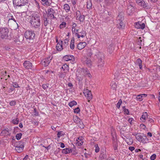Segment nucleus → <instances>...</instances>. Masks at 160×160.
Returning a JSON list of instances; mask_svg holds the SVG:
<instances>
[{
    "instance_id": "nucleus-1",
    "label": "nucleus",
    "mask_w": 160,
    "mask_h": 160,
    "mask_svg": "<svg viewBox=\"0 0 160 160\" xmlns=\"http://www.w3.org/2000/svg\"><path fill=\"white\" fill-rule=\"evenodd\" d=\"M40 14H34L32 16L30 21L31 26L35 28H38L40 25Z\"/></svg>"
},
{
    "instance_id": "nucleus-2",
    "label": "nucleus",
    "mask_w": 160,
    "mask_h": 160,
    "mask_svg": "<svg viewBox=\"0 0 160 160\" xmlns=\"http://www.w3.org/2000/svg\"><path fill=\"white\" fill-rule=\"evenodd\" d=\"M117 27L119 29L123 28L125 26V24L122 21L124 19V17L122 13H120L117 17Z\"/></svg>"
},
{
    "instance_id": "nucleus-3",
    "label": "nucleus",
    "mask_w": 160,
    "mask_h": 160,
    "mask_svg": "<svg viewBox=\"0 0 160 160\" xmlns=\"http://www.w3.org/2000/svg\"><path fill=\"white\" fill-rule=\"evenodd\" d=\"M35 34L34 32L32 30H27L24 33L25 38L29 41L33 40L35 38ZM30 42V41H29Z\"/></svg>"
},
{
    "instance_id": "nucleus-4",
    "label": "nucleus",
    "mask_w": 160,
    "mask_h": 160,
    "mask_svg": "<svg viewBox=\"0 0 160 160\" xmlns=\"http://www.w3.org/2000/svg\"><path fill=\"white\" fill-rule=\"evenodd\" d=\"M8 29L7 28H0V38L2 39H8Z\"/></svg>"
},
{
    "instance_id": "nucleus-5",
    "label": "nucleus",
    "mask_w": 160,
    "mask_h": 160,
    "mask_svg": "<svg viewBox=\"0 0 160 160\" xmlns=\"http://www.w3.org/2000/svg\"><path fill=\"white\" fill-rule=\"evenodd\" d=\"M28 0H13V3L14 5L20 7L24 6L28 3Z\"/></svg>"
},
{
    "instance_id": "nucleus-6",
    "label": "nucleus",
    "mask_w": 160,
    "mask_h": 160,
    "mask_svg": "<svg viewBox=\"0 0 160 160\" xmlns=\"http://www.w3.org/2000/svg\"><path fill=\"white\" fill-rule=\"evenodd\" d=\"M81 73L82 75L87 76L89 78L92 77V76L89 71L87 68H82L81 70Z\"/></svg>"
},
{
    "instance_id": "nucleus-7",
    "label": "nucleus",
    "mask_w": 160,
    "mask_h": 160,
    "mask_svg": "<svg viewBox=\"0 0 160 160\" xmlns=\"http://www.w3.org/2000/svg\"><path fill=\"white\" fill-rule=\"evenodd\" d=\"M92 55L96 56L98 58L99 57H101V56H103L102 52H100L97 48H93L92 49Z\"/></svg>"
},
{
    "instance_id": "nucleus-8",
    "label": "nucleus",
    "mask_w": 160,
    "mask_h": 160,
    "mask_svg": "<svg viewBox=\"0 0 160 160\" xmlns=\"http://www.w3.org/2000/svg\"><path fill=\"white\" fill-rule=\"evenodd\" d=\"M143 136H142L139 134V135H138L136 137V139L139 142L143 143L146 142V139H147V137L144 135L143 134Z\"/></svg>"
},
{
    "instance_id": "nucleus-9",
    "label": "nucleus",
    "mask_w": 160,
    "mask_h": 160,
    "mask_svg": "<svg viewBox=\"0 0 160 160\" xmlns=\"http://www.w3.org/2000/svg\"><path fill=\"white\" fill-rule=\"evenodd\" d=\"M134 6L132 4L129 3L128 5L127 12L128 15H131L134 10Z\"/></svg>"
},
{
    "instance_id": "nucleus-10",
    "label": "nucleus",
    "mask_w": 160,
    "mask_h": 160,
    "mask_svg": "<svg viewBox=\"0 0 160 160\" xmlns=\"http://www.w3.org/2000/svg\"><path fill=\"white\" fill-rule=\"evenodd\" d=\"M52 59V57H50L46 58L41 62L42 64H43L45 67L48 66L50 62Z\"/></svg>"
},
{
    "instance_id": "nucleus-11",
    "label": "nucleus",
    "mask_w": 160,
    "mask_h": 160,
    "mask_svg": "<svg viewBox=\"0 0 160 160\" xmlns=\"http://www.w3.org/2000/svg\"><path fill=\"white\" fill-rule=\"evenodd\" d=\"M76 15L77 18H78L79 21L81 22H82L85 20V16L84 15H81L80 12L79 11H77L76 12Z\"/></svg>"
},
{
    "instance_id": "nucleus-12",
    "label": "nucleus",
    "mask_w": 160,
    "mask_h": 160,
    "mask_svg": "<svg viewBox=\"0 0 160 160\" xmlns=\"http://www.w3.org/2000/svg\"><path fill=\"white\" fill-rule=\"evenodd\" d=\"M63 59L66 61L70 60L74 61L75 60V58L72 55H66L63 57Z\"/></svg>"
},
{
    "instance_id": "nucleus-13",
    "label": "nucleus",
    "mask_w": 160,
    "mask_h": 160,
    "mask_svg": "<svg viewBox=\"0 0 160 160\" xmlns=\"http://www.w3.org/2000/svg\"><path fill=\"white\" fill-rule=\"evenodd\" d=\"M26 140L24 139L20 141H19L16 142L14 146L16 147H19L24 145L25 143Z\"/></svg>"
},
{
    "instance_id": "nucleus-14",
    "label": "nucleus",
    "mask_w": 160,
    "mask_h": 160,
    "mask_svg": "<svg viewBox=\"0 0 160 160\" xmlns=\"http://www.w3.org/2000/svg\"><path fill=\"white\" fill-rule=\"evenodd\" d=\"M98 61V66L99 68H102L104 66L103 56H101V57H99Z\"/></svg>"
},
{
    "instance_id": "nucleus-15",
    "label": "nucleus",
    "mask_w": 160,
    "mask_h": 160,
    "mask_svg": "<svg viewBox=\"0 0 160 160\" xmlns=\"http://www.w3.org/2000/svg\"><path fill=\"white\" fill-rule=\"evenodd\" d=\"M135 27L138 29H143L145 27V24L142 23L141 22H138L136 23Z\"/></svg>"
},
{
    "instance_id": "nucleus-16",
    "label": "nucleus",
    "mask_w": 160,
    "mask_h": 160,
    "mask_svg": "<svg viewBox=\"0 0 160 160\" xmlns=\"http://www.w3.org/2000/svg\"><path fill=\"white\" fill-rule=\"evenodd\" d=\"M24 67L27 69H31L32 66V63L28 61H25L23 63Z\"/></svg>"
},
{
    "instance_id": "nucleus-17",
    "label": "nucleus",
    "mask_w": 160,
    "mask_h": 160,
    "mask_svg": "<svg viewBox=\"0 0 160 160\" xmlns=\"http://www.w3.org/2000/svg\"><path fill=\"white\" fill-rule=\"evenodd\" d=\"M139 5L147 9H149L150 8V6L148 4L146 3L143 0L139 4Z\"/></svg>"
},
{
    "instance_id": "nucleus-18",
    "label": "nucleus",
    "mask_w": 160,
    "mask_h": 160,
    "mask_svg": "<svg viewBox=\"0 0 160 160\" xmlns=\"http://www.w3.org/2000/svg\"><path fill=\"white\" fill-rule=\"evenodd\" d=\"M17 24L16 21L14 18H9L8 20V25L12 27L13 25H15Z\"/></svg>"
},
{
    "instance_id": "nucleus-19",
    "label": "nucleus",
    "mask_w": 160,
    "mask_h": 160,
    "mask_svg": "<svg viewBox=\"0 0 160 160\" xmlns=\"http://www.w3.org/2000/svg\"><path fill=\"white\" fill-rule=\"evenodd\" d=\"M148 115L147 112H145L143 113L142 117L140 118V120L143 122H145V120H147L148 118Z\"/></svg>"
},
{
    "instance_id": "nucleus-20",
    "label": "nucleus",
    "mask_w": 160,
    "mask_h": 160,
    "mask_svg": "<svg viewBox=\"0 0 160 160\" xmlns=\"http://www.w3.org/2000/svg\"><path fill=\"white\" fill-rule=\"evenodd\" d=\"M86 45L85 42H80L77 45V48L79 50H81L84 48Z\"/></svg>"
},
{
    "instance_id": "nucleus-21",
    "label": "nucleus",
    "mask_w": 160,
    "mask_h": 160,
    "mask_svg": "<svg viewBox=\"0 0 160 160\" xmlns=\"http://www.w3.org/2000/svg\"><path fill=\"white\" fill-rule=\"evenodd\" d=\"M147 96V94H142L138 95L136 97V99L137 100L140 101L142 100V98L143 97H146Z\"/></svg>"
},
{
    "instance_id": "nucleus-22",
    "label": "nucleus",
    "mask_w": 160,
    "mask_h": 160,
    "mask_svg": "<svg viewBox=\"0 0 160 160\" xmlns=\"http://www.w3.org/2000/svg\"><path fill=\"white\" fill-rule=\"evenodd\" d=\"M61 43H58L56 46L57 49L58 51H61L62 49V41H61Z\"/></svg>"
},
{
    "instance_id": "nucleus-23",
    "label": "nucleus",
    "mask_w": 160,
    "mask_h": 160,
    "mask_svg": "<svg viewBox=\"0 0 160 160\" xmlns=\"http://www.w3.org/2000/svg\"><path fill=\"white\" fill-rule=\"evenodd\" d=\"M48 16L52 17V16H53L55 13V11L54 9L52 8H51L48 10Z\"/></svg>"
},
{
    "instance_id": "nucleus-24",
    "label": "nucleus",
    "mask_w": 160,
    "mask_h": 160,
    "mask_svg": "<svg viewBox=\"0 0 160 160\" xmlns=\"http://www.w3.org/2000/svg\"><path fill=\"white\" fill-rule=\"evenodd\" d=\"M44 25L46 27L47 29V26L49 24V20H48V18L47 17H44L43 18Z\"/></svg>"
},
{
    "instance_id": "nucleus-25",
    "label": "nucleus",
    "mask_w": 160,
    "mask_h": 160,
    "mask_svg": "<svg viewBox=\"0 0 160 160\" xmlns=\"http://www.w3.org/2000/svg\"><path fill=\"white\" fill-rule=\"evenodd\" d=\"M70 152H72V150L71 149H69L67 148L63 149L62 150V152L65 154H67Z\"/></svg>"
},
{
    "instance_id": "nucleus-26",
    "label": "nucleus",
    "mask_w": 160,
    "mask_h": 160,
    "mask_svg": "<svg viewBox=\"0 0 160 160\" xmlns=\"http://www.w3.org/2000/svg\"><path fill=\"white\" fill-rule=\"evenodd\" d=\"M113 147L114 150H117L118 149V143L117 141H115L114 139H113Z\"/></svg>"
},
{
    "instance_id": "nucleus-27",
    "label": "nucleus",
    "mask_w": 160,
    "mask_h": 160,
    "mask_svg": "<svg viewBox=\"0 0 160 160\" xmlns=\"http://www.w3.org/2000/svg\"><path fill=\"white\" fill-rule=\"evenodd\" d=\"M24 147V146H22V147L21 146L19 147H17L15 148L16 150L18 153H20L22 152L23 150Z\"/></svg>"
},
{
    "instance_id": "nucleus-28",
    "label": "nucleus",
    "mask_w": 160,
    "mask_h": 160,
    "mask_svg": "<svg viewBox=\"0 0 160 160\" xmlns=\"http://www.w3.org/2000/svg\"><path fill=\"white\" fill-rule=\"evenodd\" d=\"M92 49H88L87 50L86 55L88 57H91L92 56Z\"/></svg>"
},
{
    "instance_id": "nucleus-29",
    "label": "nucleus",
    "mask_w": 160,
    "mask_h": 160,
    "mask_svg": "<svg viewBox=\"0 0 160 160\" xmlns=\"http://www.w3.org/2000/svg\"><path fill=\"white\" fill-rule=\"evenodd\" d=\"M136 63L138 65L140 69L142 68V61L140 58L136 60Z\"/></svg>"
},
{
    "instance_id": "nucleus-30",
    "label": "nucleus",
    "mask_w": 160,
    "mask_h": 160,
    "mask_svg": "<svg viewBox=\"0 0 160 160\" xmlns=\"http://www.w3.org/2000/svg\"><path fill=\"white\" fill-rule=\"evenodd\" d=\"M114 50V47L112 45H110L108 47V51L110 53H112Z\"/></svg>"
},
{
    "instance_id": "nucleus-31",
    "label": "nucleus",
    "mask_w": 160,
    "mask_h": 160,
    "mask_svg": "<svg viewBox=\"0 0 160 160\" xmlns=\"http://www.w3.org/2000/svg\"><path fill=\"white\" fill-rule=\"evenodd\" d=\"M64 9L68 12L70 11V8L69 5L67 4H65L64 5Z\"/></svg>"
},
{
    "instance_id": "nucleus-32",
    "label": "nucleus",
    "mask_w": 160,
    "mask_h": 160,
    "mask_svg": "<svg viewBox=\"0 0 160 160\" xmlns=\"http://www.w3.org/2000/svg\"><path fill=\"white\" fill-rule=\"evenodd\" d=\"M88 94L87 96V99L88 100V101H89L92 98V94L91 93V91H90L88 93Z\"/></svg>"
},
{
    "instance_id": "nucleus-33",
    "label": "nucleus",
    "mask_w": 160,
    "mask_h": 160,
    "mask_svg": "<svg viewBox=\"0 0 160 160\" xmlns=\"http://www.w3.org/2000/svg\"><path fill=\"white\" fill-rule=\"evenodd\" d=\"M146 123H151V125L154 122V120L153 119L151 118H148L146 120ZM149 123H148V124Z\"/></svg>"
},
{
    "instance_id": "nucleus-34",
    "label": "nucleus",
    "mask_w": 160,
    "mask_h": 160,
    "mask_svg": "<svg viewBox=\"0 0 160 160\" xmlns=\"http://www.w3.org/2000/svg\"><path fill=\"white\" fill-rule=\"evenodd\" d=\"M74 40L73 38V39H72L71 40L70 48L71 49L73 50L74 48Z\"/></svg>"
},
{
    "instance_id": "nucleus-35",
    "label": "nucleus",
    "mask_w": 160,
    "mask_h": 160,
    "mask_svg": "<svg viewBox=\"0 0 160 160\" xmlns=\"http://www.w3.org/2000/svg\"><path fill=\"white\" fill-rule=\"evenodd\" d=\"M111 86L113 90H115L117 88V85L114 82H112L111 84Z\"/></svg>"
},
{
    "instance_id": "nucleus-36",
    "label": "nucleus",
    "mask_w": 160,
    "mask_h": 160,
    "mask_svg": "<svg viewBox=\"0 0 160 160\" xmlns=\"http://www.w3.org/2000/svg\"><path fill=\"white\" fill-rule=\"evenodd\" d=\"M77 104V102L73 100L69 102L68 105L70 107H72L73 106L76 105Z\"/></svg>"
},
{
    "instance_id": "nucleus-37",
    "label": "nucleus",
    "mask_w": 160,
    "mask_h": 160,
    "mask_svg": "<svg viewBox=\"0 0 160 160\" xmlns=\"http://www.w3.org/2000/svg\"><path fill=\"white\" fill-rule=\"evenodd\" d=\"M61 68L63 69V71H64L65 70H69V66L67 64H64L62 67Z\"/></svg>"
},
{
    "instance_id": "nucleus-38",
    "label": "nucleus",
    "mask_w": 160,
    "mask_h": 160,
    "mask_svg": "<svg viewBox=\"0 0 160 160\" xmlns=\"http://www.w3.org/2000/svg\"><path fill=\"white\" fill-rule=\"evenodd\" d=\"M87 8L89 9L92 8V3L90 1L87 2Z\"/></svg>"
},
{
    "instance_id": "nucleus-39",
    "label": "nucleus",
    "mask_w": 160,
    "mask_h": 160,
    "mask_svg": "<svg viewBox=\"0 0 160 160\" xmlns=\"http://www.w3.org/2000/svg\"><path fill=\"white\" fill-rule=\"evenodd\" d=\"M42 2V3L44 5H48L49 4L48 0H41Z\"/></svg>"
},
{
    "instance_id": "nucleus-40",
    "label": "nucleus",
    "mask_w": 160,
    "mask_h": 160,
    "mask_svg": "<svg viewBox=\"0 0 160 160\" xmlns=\"http://www.w3.org/2000/svg\"><path fill=\"white\" fill-rule=\"evenodd\" d=\"M22 134L21 133H17L16 136V138L17 140H20L22 136Z\"/></svg>"
},
{
    "instance_id": "nucleus-41",
    "label": "nucleus",
    "mask_w": 160,
    "mask_h": 160,
    "mask_svg": "<svg viewBox=\"0 0 160 160\" xmlns=\"http://www.w3.org/2000/svg\"><path fill=\"white\" fill-rule=\"evenodd\" d=\"M122 100L121 99H120L118 101V102L117 103L116 106L118 109H119L120 106L122 103Z\"/></svg>"
},
{
    "instance_id": "nucleus-42",
    "label": "nucleus",
    "mask_w": 160,
    "mask_h": 160,
    "mask_svg": "<svg viewBox=\"0 0 160 160\" xmlns=\"http://www.w3.org/2000/svg\"><path fill=\"white\" fill-rule=\"evenodd\" d=\"M16 104V101L15 100H12L9 102V104L11 106H14Z\"/></svg>"
},
{
    "instance_id": "nucleus-43",
    "label": "nucleus",
    "mask_w": 160,
    "mask_h": 160,
    "mask_svg": "<svg viewBox=\"0 0 160 160\" xmlns=\"http://www.w3.org/2000/svg\"><path fill=\"white\" fill-rule=\"evenodd\" d=\"M66 23L65 22H62L61 24L59 26L60 28H62L66 27Z\"/></svg>"
},
{
    "instance_id": "nucleus-44",
    "label": "nucleus",
    "mask_w": 160,
    "mask_h": 160,
    "mask_svg": "<svg viewBox=\"0 0 160 160\" xmlns=\"http://www.w3.org/2000/svg\"><path fill=\"white\" fill-rule=\"evenodd\" d=\"M12 122V123L14 124H18L19 123V119L17 118L16 119H13Z\"/></svg>"
},
{
    "instance_id": "nucleus-45",
    "label": "nucleus",
    "mask_w": 160,
    "mask_h": 160,
    "mask_svg": "<svg viewBox=\"0 0 160 160\" xmlns=\"http://www.w3.org/2000/svg\"><path fill=\"white\" fill-rule=\"evenodd\" d=\"M95 152H98L99 151V148L98 145V144H96L95 145Z\"/></svg>"
},
{
    "instance_id": "nucleus-46",
    "label": "nucleus",
    "mask_w": 160,
    "mask_h": 160,
    "mask_svg": "<svg viewBox=\"0 0 160 160\" xmlns=\"http://www.w3.org/2000/svg\"><path fill=\"white\" fill-rule=\"evenodd\" d=\"M78 123L80 125L79 126L80 128H84V127L82 122L81 121H79Z\"/></svg>"
},
{
    "instance_id": "nucleus-47",
    "label": "nucleus",
    "mask_w": 160,
    "mask_h": 160,
    "mask_svg": "<svg viewBox=\"0 0 160 160\" xmlns=\"http://www.w3.org/2000/svg\"><path fill=\"white\" fill-rule=\"evenodd\" d=\"M156 155L155 154H153L150 157V159L151 160H154L156 158Z\"/></svg>"
},
{
    "instance_id": "nucleus-48",
    "label": "nucleus",
    "mask_w": 160,
    "mask_h": 160,
    "mask_svg": "<svg viewBox=\"0 0 160 160\" xmlns=\"http://www.w3.org/2000/svg\"><path fill=\"white\" fill-rule=\"evenodd\" d=\"M80 112V109L78 107L74 109V112L78 113Z\"/></svg>"
},
{
    "instance_id": "nucleus-49",
    "label": "nucleus",
    "mask_w": 160,
    "mask_h": 160,
    "mask_svg": "<svg viewBox=\"0 0 160 160\" xmlns=\"http://www.w3.org/2000/svg\"><path fill=\"white\" fill-rule=\"evenodd\" d=\"M62 131L58 132L57 133V137L58 138H60L61 136L63 135V134H62Z\"/></svg>"
},
{
    "instance_id": "nucleus-50",
    "label": "nucleus",
    "mask_w": 160,
    "mask_h": 160,
    "mask_svg": "<svg viewBox=\"0 0 160 160\" xmlns=\"http://www.w3.org/2000/svg\"><path fill=\"white\" fill-rule=\"evenodd\" d=\"M77 143L78 144V146H81L83 144V142L82 141H78V140H77Z\"/></svg>"
},
{
    "instance_id": "nucleus-51",
    "label": "nucleus",
    "mask_w": 160,
    "mask_h": 160,
    "mask_svg": "<svg viewBox=\"0 0 160 160\" xmlns=\"http://www.w3.org/2000/svg\"><path fill=\"white\" fill-rule=\"evenodd\" d=\"M123 111L127 115H129V110L128 109H124V110Z\"/></svg>"
},
{
    "instance_id": "nucleus-52",
    "label": "nucleus",
    "mask_w": 160,
    "mask_h": 160,
    "mask_svg": "<svg viewBox=\"0 0 160 160\" xmlns=\"http://www.w3.org/2000/svg\"><path fill=\"white\" fill-rule=\"evenodd\" d=\"M48 87V86L47 84H44L42 85V88L44 89H47Z\"/></svg>"
},
{
    "instance_id": "nucleus-53",
    "label": "nucleus",
    "mask_w": 160,
    "mask_h": 160,
    "mask_svg": "<svg viewBox=\"0 0 160 160\" xmlns=\"http://www.w3.org/2000/svg\"><path fill=\"white\" fill-rule=\"evenodd\" d=\"M140 128L142 129H144L146 128V126L143 124H141L140 125Z\"/></svg>"
},
{
    "instance_id": "nucleus-54",
    "label": "nucleus",
    "mask_w": 160,
    "mask_h": 160,
    "mask_svg": "<svg viewBox=\"0 0 160 160\" xmlns=\"http://www.w3.org/2000/svg\"><path fill=\"white\" fill-rule=\"evenodd\" d=\"M85 62L87 64H90L91 61L88 58L85 60Z\"/></svg>"
},
{
    "instance_id": "nucleus-55",
    "label": "nucleus",
    "mask_w": 160,
    "mask_h": 160,
    "mask_svg": "<svg viewBox=\"0 0 160 160\" xmlns=\"http://www.w3.org/2000/svg\"><path fill=\"white\" fill-rule=\"evenodd\" d=\"M129 149L131 152H132L135 149V148L134 147L130 146L129 147Z\"/></svg>"
},
{
    "instance_id": "nucleus-56",
    "label": "nucleus",
    "mask_w": 160,
    "mask_h": 160,
    "mask_svg": "<svg viewBox=\"0 0 160 160\" xmlns=\"http://www.w3.org/2000/svg\"><path fill=\"white\" fill-rule=\"evenodd\" d=\"M13 86L15 88H19L20 87L18 84L16 82H14L13 83Z\"/></svg>"
},
{
    "instance_id": "nucleus-57",
    "label": "nucleus",
    "mask_w": 160,
    "mask_h": 160,
    "mask_svg": "<svg viewBox=\"0 0 160 160\" xmlns=\"http://www.w3.org/2000/svg\"><path fill=\"white\" fill-rule=\"evenodd\" d=\"M68 39L66 38L65 39L64 42V45H66V46L68 45Z\"/></svg>"
},
{
    "instance_id": "nucleus-58",
    "label": "nucleus",
    "mask_w": 160,
    "mask_h": 160,
    "mask_svg": "<svg viewBox=\"0 0 160 160\" xmlns=\"http://www.w3.org/2000/svg\"><path fill=\"white\" fill-rule=\"evenodd\" d=\"M90 90H89L87 89H84V90H83V93L84 94H85V93H87L89 92V91H90Z\"/></svg>"
},
{
    "instance_id": "nucleus-59",
    "label": "nucleus",
    "mask_w": 160,
    "mask_h": 160,
    "mask_svg": "<svg viewBox=\"0 0 160 160\" xmlns=\"http://www.w3.org/2000/svg\"><path fill=\"white\" fill-rule=\"evenodd\" d=\"M142 0H136V2L139 5Z\"/></svg>"
},
{
    "instance_id": "nucleus-60",
    "label": "nucleus",
    "mask_w": 160,
    "mask_h": 160,
    "mask_svg": "<svg viewBox=\"0 0 160 160\" xmlns=\"http://www.w3.org/2000/svg\"><path fill=\"white\" fill-rule=\"evenodd\" d=\"M77 24L75 23H74L72 25V32H73V28H75V27L76 26Z\"/></svg>"
},
{
    "instance_id": "nucleus-61",
    "label": "nucleus",
    "mask_w": 160,
    "mask_h": 160,
    "mask_svg": "<svg viewBox=\"0 0 160 160\" xmlns=\"http://www.w3.org/2000/svg\"><path fill=\"white\" fill-rule=\"evenodd\" d=\"M140 133H136V132H134L133 133H132V135L133 136H136V137L138 136V135H139Z\"/></svg>"
},
{
    "instance_id": "nucleus-62",
    "label": "nucleus",
    "mask_w": 160,
    "mask_h": 160,
    "mask_svg": "<svg viewBox=\"0 0 160 160\" xmlns=\"http://www.w3.org/2000/svg\"><path fill=\"white\" fill-rule=\"evenodd\" d=\"M60 147L61 148H64L65 145H64V144L63 143H62V142H60Z\"/></svg>"
},
{
    "instance_id": "nucleus-63",
    "label": "nucleus",
    "mask_w": 160,
    "mask_h": 160,
    "mask_svg": "<svg viewBox=\"0 0 160 160\" xmlns=\"http://www.w3.org/2000/svg\"><path fill=\"white\" fill-rule=\"evenodd\" d=\"M133 119L132 118H129L128 120V121L130 123V124H131L132 123V121L133 120Z\"/></svg>"
},
{
    "instance_id": "nucleus-64",
    "label": "nucleus",
    "mask_w": 160,
    "mask_h": 160,
    "mask_svg": "<svg viewBox=\"0 0 160 160\" xmlns=\"http://www.w3.org/2000/svg\"><path fill=\"white\" fill-rule=\"evenodd\" d=\"M28 156L26 155L25 157L22 160H27L28 158Z\"/></svg>"
}]
</instances>
